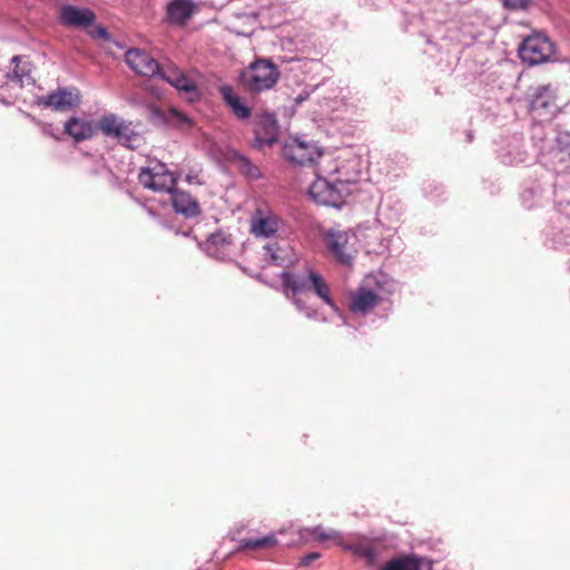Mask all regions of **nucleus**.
I'll return each mask as SVG.
<instances>
[{"label": "nucleus", "instance_id": "obj_1", "mask_svg": "<svg viewBox=\"0 0 570 570\" xmlns=\"http://www.w3.org/2000/svg\"><path fill=\"white\" fill-rule=\"evenodd\" d=\"M356 173H344L334 180L316 176L308 189L311 198L317 204L340 207L344 203V196L348 193V185L356 181Z\"/></svg>", "mask_w": 570, "mask_h": 570}, {"label": "nucleus", "instance_id": "obj_2", "mask_svg": "<svg viewBox=\"0 0 570 570\" xmlns=\"http://www.w3.org/2000/svg\"><path fill=\"white\" fill-rule=\"evenodd\" d=\"M518 53L522 62L537 66L550 60L554 53V45L547 36L534 33L523 39Z\"/></svg>", "mask_w": 570, "mask_h": 570}, {"label": "nucleus", "instance_id": "obj_3", "mask_svg": "<svg viewBox=\"0 0 570 570\" xmlns=\"http://www.w3.org/2000/svg\"><path fill=\"white\" fill-rule=\"evenodd\" d=\"M279 79V71L273 62L257 59L244 75L246 86L253 91H263L273 88Z\"/></svg>", "mask_w": 570, "mask_h": 570}, {"label": "nucleus", "instance_id": "obj_4", "mask_svg": "<svg viewBox=\"0 0 570 570\" xmlns=\"http://www.w3.org/2000/svg\"><path fill=\"white\" fill-rule=\"evenodd\" d=\"M138 181L153 191L169 194L177 184L174 174L163 163H157L153 167H142L138 175Z\"/></svg>", "mask_w": 570, "mask_h": 570}, {"label": "nucleus", "instance_id": "obj_5", "mask_svg": "<svg viewBox=\"0 0 570 570\" xmlns=\"http://www.w3.org/2000/svg\"><path fill=\"white\" fill-rule=\"evenodd\" d=\"M98 128L105 136L115 138L128 148H135V144L139 140L131 122L125 121L115 114L102 116L98 122Z\"/></svg>", "mask_w": 570, "mask_h": 570}, {"label": "nucleus", "instance_id": "obj_6", "mask_svg": "<svg viewBox=\"0 0 570 570\" xmlns=\"http://www.w3.org/2000/svg\"><path fill=\"white\" fill-rule=\"evenodd\" d=\"M351 235L344 230H330L324 236V243L328 253L336 262L350 266L357 254L356 248L351 243Z\"/></svg>", "mask_w": 570, "mask_h": 570}, {"label": "nucleus", "instance_id": "obj_7", "mask_svg": "<svg viewBox=\"0 0 570 570\" xmlns=\"http://www.w3.org/2000/svg\"><path fill=\"white\" fill-rule=\"evenodd\" d=\"M233 540H236L238 543L236 548L237 552L255 559L267 558L268 553L279 544V541L274 533H268L263 537H234Z\"/></svg>", "mask_w": 570, "mask_h": 570}, {"label": "nucleus", "instance_id": "obj_8", "mask_svg": "<svg viewBox=\"0 0 570 570\" xmlns=\"http://www.w3.org/2000/svg\"><path fill=\"white\" fill-rule=\"evenodd\" d=\"M321 149L314 144L304 142L298 138L291 139L283 147V156L286 160L301 166H313L321 157Z\"/></svg>", "mask_w": 570, "mask_h": 570}, {"label": "nucleus", "instance_id": "obj_9", "mask_svg": "<svg viewBox=\"0 0 570 570\" xmlns=\"http://www.w3.org/2000/svg\"><path fill=\"white\" fill-rule=\"evenodd\" d=\"M160 78L185 94L189 101L199 99L200 94L195 81L187 77L177 66L173 63L164 65Z\"/></svg>", "mask_w": 570, "mask_h": 570}, {"label": "nucleus", "instance_id": "obj_10", "mask_svg": "<svg viewBox=\"0 0 570 570\" xmlns=\"http://www.w3.org/2000/svg\"><path fill=\"white\" fill-rule=\"evenodd\" d=\"M125 59L130 69L138 75L146 77L161 75L163 66L144 50L129 49L125 55Z\"/></svg>", "mask_w": 570, "mask_h": 570}, {"label": "nucleus", "instance_id": "obj_11", "mask_svg": "<svg viewBox=\"0 0 570 570\" xmlns=\"http://www.w3.org/2000/svg\"><path fill=\"white\" fill-rule=\"evenodd\" d=\"M37 104L55 110H69L80 104V92L77 89L61 88L47 96L38 97Z\"/></svg>", "mask_w": 570, "mask_h": 570}, {"label": "nucleus", "instance_id": "obj_12", "mask_svg": "<svg viewBox=\"0 0 570 570\" xmlns=\"http://www.w3.org/2000/svg\"><path fill=\"white\" fill-rule=\"evenodd\" d=\"M529 111L541 117L552 114L556 107V95L549 86H539L528 94Z\"/></svg>", "mask_w": 570, "mask_h": 570}, {"label": "nucleus", "instance_id": "obj_13", "mask_svg": "<svg viewBox=\"0 0 570 570\" xmlns=\"http://www.w3.org/2000/svg\"><path fill=\"white\" fill-rule=\"evenodd\" d=\"M343 549L351 551L354 556L365 560L367 567H373L381 553V543L379 540L361 537L344 542L341 546Z\"/></svg>", "mask_w": 570, "mask_h": 570}, {"label": "nucleus", "instance_id": "obj_14", "mask_svg": "<svg viewBox=\"0 0 570 570\" xmlns=\"http://www.w3.org/2000/svg\"><path fill=\"white\" fill-rule=\"evenodd\" d=\"M255 142L256 146H272L277 140L278 125L274 114H262L255 119Z\"/></svg>", "mask_w": 570, "mask_h": 570}, {"label": "nucleus", "instance_id": "obj_15", "mask_svg": "<svg viewBox=\"0 0 570 570\" xmlns=\"http://www.w3.org/2000/svg\"><path fill=\"white\" fill-rule=\"evenodd\" d=\"M315 175L323 178L334 180L335 177L344 176V173H352L350 170L351 161L340 160L332 156H325L321 151V157L316 160Z\"/></svg>", "mask_w": 570, "mask_h": 570}, {"label": "nucleus", "instance_id": "obj_16", "mask_svg": "<svg viewBox=\"0 0 570 570\" xmlns=\"http://www.w3.org/2000/svg\"><path fill=\"white\" fill-rule=\"evenodd\" d=\"M381 302V297L374 291L361 286L350 296V309L355 314L365 315Z\"/></svg>", "mask_w": 570, "mask_h": 570}, {"label": "nucleus", "instance_id": "obj_17", "mask_svg": "<svg viewBox=\"0 0 570 570\" xmlns=\"http://www.w3.org/2000/svg\"><path fill=\"white\" fill-rule=\"evenodd\" d=\"M204 246L208 255L218 259H225L232 253L234 239L230 234L217 230L207 237Z\"/></svg>", "mask_w": 570, "mask_h": 570}, {"label": "nucleus", "instance_id": "obj_18", "mask_svg": "<svg viewBox=\"0 0 570 570\" xmlns=\"http://www.w3.org/2000/svg\"><path fill=\"white\" fill-rule=\"evenodd\" d=\"M197 9L193 0H170L166 7L167 20L170 24L184 26Z\"/></svg>", "mask_w": 570, "mask_h": 570}, {"label": "nucleus", "instance_id": "obj_19", "mask_svg": "<svg viewBox=\"0 0 570 570\" xmlns=\"http://www.w3.org/2000/svg\"><path fill=\"white\" fill-rule=\"evenodd\" d=\"M170 195L171 204L176 213L187 218L200 215V205L189 193L174 188Z\"/></svg>", "mask_w": 570, "mask_h": 570}, {"label": "nucleus", "instance_id": "obj_20", "mask_svg": "<svg viewBox=\"0 0 570 570\" xmlns=\"http://www.w3.org/2000/svg\"><path fill=\"white\" fill-rule=\"evenodd\" d=\"M432 561L416 554H403L386 562L380 570H431Z\"/></svg>", "mask_w": 570, "mask_h": 570}, {"label": "nucleus", "instance_id": "obj_21", "mask_svg": "<svg viewBox=\"0 0 570 570\" xmlns=\"http://www.w3.org/2000/svg\"><path fill=\"white\" fill-rule=\"evenodd\" d=\"M95 13L89 9H79L73 6H63L60 9V20L68 27H87L94 23Z\"/></svg>", "mask_w": 570, "mask_h": 570}, {"label": "nucleus", "instance_id": "obj_22", "mask_svg": "<svg viewBox=\"0 0 570 570\" xmlns=\"http://www.w3.org/2000/svg\"><path fill=\"white\" fill-rule=\"evenodd\" d=\"M95 129L92 121L78 117H71L65 122V134L69 135L76 142L90 139Z\"/></svg>", "mask_w": 570, "mask_h": 570}, {"label": "nucleus", "instance_id": "obj_23", "mask_svg": "<svg viewBox=\"0 0 570 570\" xmlns=\"http://www.w3.org/2000/svg\"><path fill=\"white\" fill-rule=\"evenodd\" d=\"M225 104L230 108L233 114L240 120L248 119L252 115V110L247 107L236 95L230 86H223L219 89Z\"/></svg>", "mask_w": 570, "mask_h": 570}, {"label": "nucleus", "instance_id": "obj_24", "mask_svg": "<svg viewBox=\"0 0 570 570\" xmlns=\"http://www.w3.org/2000/svg\"><path fill=\"white\" fill-rule=\"evenodd\" d=\"M313 271L307 268L305 274L284 273L283 284L293 294L311 291Z\"/></svg>", "mask_w": 570, "mask_h": 570}, {"label": "nucleus", "instance_id": "obj_25", "mask_svg": "<svg viewBox=\"0 0 570 570\" xmlns=\"http://www.w3.org/2000/svg\"><path fill=\"white\" fill-rule=\"evenodd\" d=\"M14 65L13 70L6 75L7 83H14L22 87L24 82L31 80V67L28 61L22 62L20 56H14L11 59Z\"/></svg>", "mask_w": 570, "mask_h": 570}, {"label": "nucleus", "instance_id": "obj_26", "mask_svg": "<svg viewBox=\"0 0 570 570\" xmlns=\"http://www.w3.org/2000/svg\"><path fill=\"white\" fill-rule=\"evenodd\" d=\"M277 230V219L273 216L254 218L252 222V232L256 236L268 237Z\"/></svg>", "mask_w": 570, "mask_h": 570}, {"label": "nucleus", "instance_id": "obj_27", "mask_svg": "<svg viewBox=\"0 0 570 570\" xmlns=\"http://www.w3.org/2000/svg\"><path fill=\"white\" fill-rule=\"evenodd\" d=\"M311 291H313L325 304L335 307L328 285L323 277L313 271Z\"/></svg>", "mask_w": 570, "mask_h": 570}, {"label": "nucleus", "instance_id": "obj_28", "mask_svg": "<svg viewBox=\"0 0 570 570\" xmlns=\"http://www.w3.org/2000/svg\"><path fill=\"white\" fill-rule=\"evenodd\" d=\"M309 534L318 542H333L335 546H342L343 539L340 533L335 530H325L323 527L318 525L308 530Z\"/></svg>", "mask_w": 570, "mask_h": 570}, {"label": "nucleus", "instance_id": "obj_29", "mask_svg": "<svg viewBox=\"0 0 570 570\" xmlns=\"http://www.w3.org/2000/svg\"><path fill=\"white\" fill-rule=\"evenodd\" d=\"M557 148L561 154V160H570V134L563 132L560 134L557 138Z\"/></svg>", "mask_w": 570, "mask_h": 570}, {"label": "nucleus", "instance_id": "obj_30", "mask_svg": "<svg viewBox=\"0 0 570 570\" xmlns=\"http://www.w3.org/2000/svg\"><path fill=\"white\" fill-rule=\"evenodd\" d=\"M375 285L379 291L383 294L391 295L395 292V283L392 279L386 278L385 275L375 278Z\"/></svg>", "mask_w": 570, "mask_h": 570}, {"label": "nucleus", "instance_id": "obj_31", "mask_svg": "<svg viewBox=\"0 0 570 570\" xmlns=\"http://www.w3.org/2000/svg\"><path fill=\"white\" fill-rule=\"evenodd\" d=\"M318 557H320V554H318L317 552H311V553H308V554L304 556V557L301 559V561H299L298 566H299V567H307V566H309V564H311V562H312L313 560H316Z\"/></svg>", "mask_w": 570, "mask_h": 570}, {"label": "nucleus", "instance_id": "obj_32", "mask_svg": "<svg viewBox=\"0 0 570 570\" xmlns=\"http://www.w3.org/2000/svg\"><path fill=\"white\" fill-rule=\"evenodd\" d=\"M41 131L46 136L52 137L56 140H60V138L57 135H55V132L52 130V125H50V124H42Z\"/></svg>", "mask_w": 570, "mask_h": 570}, {"label": "nucleus", "instance_id": "obj_33", "mask_svg": "<svg viewBox=\"0 0 570 570\" xmlns=\"http://www.w3.org/2000/svg\"><path fill=\"white\" fill-rule=\"evenodd\" d=\"M503 2L505 7L517 9L522 8L525 4L527 0H503Z\"/></svg>", "mask_w": 570, "mask_h": 570}, {"label": "nucleus", "instance_id": "obj_34", "mask_svg": "<svg viewBox=\"0 0 570 570\" xmlns=\"http://www.w3.org/2000/svg\"><path fill=\"white\" fill-rule=\"evenodd\" d=\"M264 249H265V250L271 255V258H272L274 262H277L278 257H277V255L275 254L274 248H273V246H272V245H266V246L264 247Z\"/></svg>", "mask_w": 570, "mask_h": 570}, {"label": "nucleus", "instance_id": "obj_35", "mask_svg": "<svg viewBox=\"0 0 570 570\" xmlns=\"http://www.w3.org/2000/svg\"><path fill=\"white\" fill-rule=\"evenodd\" d=\"M95 36L99 37V38H107V31L101 28V27H98L96 30H95Z\"/></svg>", "mask_w": 570, "mask_h": 570}]
</instances>
